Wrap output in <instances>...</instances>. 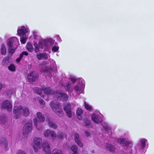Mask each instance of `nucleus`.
<instances>
[{"label": "nucleus", "mask_w": 154, "mask_h": 154, "mask_svg": "<svg viewBox=\"0 0 154 154\" xmlns=\"http://www.w3.org/2000/svg\"><path fill=\"white\" fill-rule=\"evenodd\" d=\"M85 134L86 136L87 137L90 134V133L88 131H86L85 132Z\"/></svg>", "instance_id": "49"}, {"label": "nucleus", "mask_w": 154, "mask_h": 154, "mask_svg": "<svg viewBox=\"0 0 154 154\" xmlns=\"http://www.w3.org/2000/svg\"><path fill=\"white\" fill-rule=\"evenodd\" d=\"M34 90L37 94L43 97L45 100L48 101L49 98L51 97L52 90L49 88H46L43 91L42 89L38 88H35Z\"/></svg>", "instance_id": "5"}, {"label": "nucleus", "mask_w": 154, "mask_h": 154, "mask_svg": "<svg viewBox=\"0 0 154 154\" xmlns=\"http://www.w3.org/2000/svg\"><path fill=\"white\" fill-rule=\"evenodd\" d=\"M49 126L54 129H56L57 127V125L52 121H49Z\"/></svg>", "instance_id": "31"}, {"label": "nucleus", "mask_w": 154, "mask_h": 154, "mask_svg": "<svg viewBox=\"0 0 154 154\" xmlns=\"http://www.w3.org/2000/svg\"><path fill=\"white\" fill-rule=\"evenodd\" d=\"M73 153L72 154H77V152H73Z\"/></svg>", "instance_id": "51"}, {"label": "nucleus", "mask_w": 154, "mask_h": 154, "mask_svg": "<svg viewBox=\"0 0 154 154\" xmlns=\"http://www.w3.org/2000/svg\"><path fill=\"white\" fill-rule=\"evenodd\" d=\"M64 136L65 134L62 133H59L57 135L58 138L60 139H62Z\"/></svg>", "instance_id": "41"}, {"label": "nucleus", "mask_w": 154, "mask_h": 154, "mask_svg": "<svg viewBox=\"0 0 154 154\" xmlns=\"http://www.w3.org/2000/svg\"><path fill=\"white\" fill-rule=\"evenodd\" d=\"M56 36L58 40L59 41H61V39L60 37L59 36V35H57Z\"/></svg>", "instance_id": "50"}, {"label": "nucleus", "mask_w": 154, "mask_h": 154, "mask_svg": "<svg viewBox=\"0 0 154 154\" xmlns=\"http://www.w3.org/2000/svg\"><path fill=\"white\" fill-rule=\"evenodd\" d=\"M1 52L2 54L5 55L6 53V49L5 46L4 45H2L1 49Z\"/></svg>", "instance_id": "30"}, {"label": "nucleus", "mask_w": 154, "mask_h": 154, "mask_svg": "<svg viewBox=\"0 0 154 154\" xmlns=\"http://www.w3.org/2000/svg\"><path fill=\"white\" fill-rule=\"evenodd\" d=\"M102 126L104 129L107 131L110 130V127L106 122H103L102 124Z\"/></svg>", "instance_id": "29"}, {"label": "nucleus", "mask_w": 154, "mask_h": 154, "mask_svg": "<svg viewBox=\"0 0 154 154\" xmlns=\"http://www.w3.org/2000/svg\"><path fill=\"white\" fill-rule=\"evenodd\" d=\"M29 32V28L27 26H22L19 27L17 30V34L20 36V41L22 44H24L27 40Z\"/></svg>", "instance_id": "2"}, {"label": "nucleus", "mask_w": 154, "mask_h": 154, "mask_svg": "<svg viewBox=\"0 0 154 154\" xmlns=\"http://www.w3.org/2000/svg\"><path fill=\"white\" fill-rule=\"evenodd\" d=\"M26 48L27 50L30 52H32L33 51V47L30 42H28L26 45Z\"/></svg>", "instance_id": "27"}, {"label": "nucleus", "mask_w": 154, "mask_h": 154, "mask_svg": "<svg viewBox=\"0 0 154 154\" xmlns=\"http://www.w3.org/2000/svg\"><path fill=\"white\" fill-rule=\"evenodd\" d=\"M70 80L72 82L74 83L76 82V79L75 77H72L70 78Z\"/></svg>", "instance_id": "48"}, {"label": "nucleus", "mask_w": 154, "mask_h": 154, "mask_svg": "<svg viewBox=\"0 0 154 154\" xmlns=\"http://www.w3.org/2000/svg\"><path fill=\"white\" fill-rule=\"evenodd\" d=\"M38 75L34 72H31L28 75V79L31 83L34 81L38 77Z\"/></svg>", "instance_id": "17"}, {"label": "nucleus", "mask_w": 154, "mask_h": 154, "mask_svg": "<svg viewBox=\"0 0 154 154\" xmlns=\"http://www.w3.org/2000/svg\"><path fill=\"white\" fill-rule=\"evenodd\" d=\"M43 149L46 154H51L50 147L48 143L44 142L43 144Z\"/></svg>", "instance_id": "19"}, {"label": "nucleus", "mask_w": 154, "mask_h": 154, "mask_svg": "<svg viewBox=\"0 0 154 154\" xmlns=\"http://www.w3.org/2000/svg\"><path fill=\"white\" fill-rule=\"evenodd\" d=\"M37 116L40 121L42 122L44 121L45 119L42 114L40 112H38L37 113Z\"/></svg>", "instance_id": "28"}, {"label": "nucleus", "mask_w": 154, "mask_h": 154, "mask_svg": "<svg viewBox=\"0 0 154 154\" xmlns=\"http://www.w3.org/2000/svg\"><path fill=\"white\" fill-rule=\"evenodd\" d=\"M83 113L82 110L80 108L78 109L76 111L77 116L79 120H81L82 118V115Z\"/></svg>", "instance_id": "25"}, {"label": "nucleus", "mask_w": 154, "mask_h": 154, "mask_svg": "<svg viewBox=\"0 0 154 154\" xmlns=\"http://www.w3.org/2000/svg\"><path fill=\"white\" fill-rule=\"evenodd\" d=\"M91 118L92 121L95 123H99L101 122L102 118L99 115L94 114L92 115Z\"/></svg>", "instance_id": "18"}, {"label": "nucleus", "mask_w": 154, "mask_h": 154, "mask_svg": "<svg viewBox=\"0 0 154 154\" xmlns=\"http://www.w3.org/2000/svg\"><path fill=\"white\" fill-rule=\"evenodd\" d=\"M1 145L2 147H4L6 149H7V146H8V142L6 140H4L2 143H1Z\"/></svg>", "instance_id": "32"}, {"label": "nucleus", "mask_w": 154, "mask_h": 154, "mask_svg": "<svg viewBox=\"0 0 154 154\" xmlns=\"http://www.w3.org/2000/svg\"><path fill=\"white\" fill-rule=\"evenodd\" d=\"M73 106V104H67L65 105L64 107V110L66 112L67 116L69 118L71 117L73 113L71 110V109L73 108L72 107Z\"/></svg>", "instance_id": "12"}, {"label": "nucleus", "mask_w": 154, "mask_h": 154, "mask_svg": "<svg viewBox=\"0 0 154 154\" xmlns=\"http://www.w3.org/2000/svg\"><path fill=\"white\" fill-rule=\"evenodd\" d=\"M42 72H45V75H48L50 78L51 77L52 73V70L48 67H46L45 69L42 70Z\"/></svg>", "instance_id": "21"}, {"label": "nucleus", "mask_w": 154, "mask_h": 154, "mask_svg": "<svg viewBox=\"0 0 154 154\" xmlns=\"http://www.w3.org/2000/svg\"><path fill=\"white\" fill-rule=\"evenodd\" d=\"M76 81L78 83V85L80 86L82 88L85 87L84 81L82 79H78Z\"/></svg>", "instance_id": "26"}, {"label": "nucleus", "mask_w": 154, "mask_h": 154, "mask_svg": "<svg viewBox=\"0 0 154 154\" xmlns=\"http://www.w3.org/2000/svg\"><path fill=\"white\" fill-rule=\"evenodd\" d=\"M21 56L23 57V55L27 56L28 55V53L26 51H23L20 54Z\"/></svg>", "instance_id": "44"}, {"label": "nucleus", "mask_w": 154, "mask_h": 154, "mask_svg": "<svg viewBox=\"0 0 154 154\" xmlns=\"http://www.w3.org/2000/svg\"><path fill=\"white\" fill-rule=\"evenodd\" d=\"M51 66L54 67L55 66V62L53 60H51Z\"/></svg>", "instance_id": "45"}, {"label": "nucleus", "mask_w": 154, "mask_h": 154, "mask_svg": "<svg viewBox=\"0 0 154 154\" xmlns=\"http://www.w3.org/2000/svg\"><path fill=\"white\" fill-rule=\"evenodd\" d=\"M59 49V47L55 46H54L52 48V51L54 52H57Z\"/></svg>", "instance_id": "42"}, {"label": "nucleus", "mask_w": 154, "mask_h": 154, "mask_svg": "<svg viewBox=\"0 0 154 154\" xmlns=\"http://www.w3.org/2000/svg\"><path fill=\"white\" fill-rule=\"evenodd\" d=\"M34 123L35 125V126L36 127V128L38 129V130H40L41 129L39 128L38 127L37 125V123L38 122V120L37 118H35L33 120Z\"/></svg>", "instance_id": "39"}, {"label": "nucleus", "mask_w": 154, "mask_h": 154, "mask_svg": "<svg viewBox=\"0 0 154 154\" xmlns=\"http://www.w3.org/2000/svg\"><path fill=\"white\" fill-rule=\"evenodd\" d=\"M90 121L87 119H84V123L85 125L88 126L90 125Z\"/></svg>", "instance_id": "37"}, {"label": "nucleus", "mask_w": 154, "mask_h": 154, "mask_svg": "<svg viewBox=\"0 0 154 154\" xmlns=\"http://www.w3.org/2000/svg\"><path fill=\"white\" fill-rule=\"evenodd\" d=\"M44 136L46 138L51 137L52 139H54L56 137V134L55 132L51 131L49 130H46L44 131Z\"/></svg>", "instance_id": "15"}, {"label": "nucleus", "mask_w": 154, "mask_h": 154, "mask_svg": "<svg viewBox=\"0 0 154 154\" xmlns=\"http://www.w3.org/2000/svg\"><path fill=\"white\" fill-rule=\"evenodd\" d=\"M32 130V121H30L27 123L24 126L23 129V133L24 134L29 133Z\"/></svg>", "instance_id": "14"}, {"label": "nucleus", "mask_w": 154, "mask_h": 154, "mask_svg": "<svg viewBox=\"0 0 154 154\" xmlns=\"http://www.w3.org/2000/svg\"><path fill=\"white\" fill-rule=\"evenodd\" d=\"M34 144L33 148L35 152H37L38 151V149H41L42 147V140L40 138L36 137L34 139Z\"/></svg>", "instance_id": "11"}, {"label": "nucleus", "mask_w": 154, "mask_h": 154, "mask_svg": "<svg viewBox=\"0 0 154 154\" xmlns=\"http://www.w3.org/2000/svg\"><path fill=\"white\" fill-rule=\"evenodd\" d=\"M106 147L110 152L114 153L116 152V148L115 146L111 144L107 143L105 145Z\"/></svg>", "instance_id": "22"}, {"label": "nucleus", "mask_w": 154, "mask_h": 154, "mask_svg": "<svg viewBox=\"0 0 154 154\" xmlns=\"http://www.w3.org/2000/svg\"><path fill=\"white\" fill-rule=\"evenodd\" d=\"M39 101L41 106L42 107H45V101L41 99H40L39 100Z\"/></svg>", "instance_id": "38"}, {"label": "nucleus", "mask_w": 154, "mask_h": 154, "mask_svg": "<svg viewBox=\"0 0 154 154\" xmlns=\"http://www.w3.org/2000/svg\"><path fill=\"white\" fill-rule=\"evenodd\" d=\"M2 107L6 109L8 111H11L12 110V103L8 100H5L2 103Z\"/></svg>", "instance_id": "13"}, {"label": "nucleus", "mask_w": 154, "mask_h": 154, "mask_svg": "<svg viewBox=\"0 0 154 154\" xmlns=\"http://www.w3.org/2000/svg\"><path fill=\"white\" fill-rule=\"evenodd\" d=\"M71 150L73 152H77V147L76 145H73L71 147Z\"/></svg>", "instance_id": "40"}, {"label": "nucleus", "mask_w": 154, "mask_h": 154, "mask_svg": "<svg viewBox=\"0 0 154 154\" xmlns=\"http://www.w3.org/2000/svg\"><path fill=\"white\" fill-rule=\"evenodd\" d=\"M118 142L121 144L125 145L127 150L130 151L131 150L133 146V143L131 141L124 138H120L118 140Z\"/></svg>", "instance_id": "8"}, {"label": "nucleus", "mask_w": 154, "mask_h": 154, "mask_svg": "<svg viewBox=\"0 0 154 154\" xmlns=\"http://www.w3.org/2000/svg\"><path fill=\"white\" fill-rule=\"evenodd\" d=\"M56 97L57 98L62 101L66 100L68 98L67 95L64 93H61L57 91H52L51 96Z\"/></svg>", "instance_id": "7"}, {"label": "nucleus", "mask_w": 154, "mask_h": 154, "mask_svg": "<svg viewBox=\"0 0 154 154\" xmlns=\"http://www.w3.org/2000/svg\"><path fill=\"white\" fill-rule=\"evenodd\" d=\"M8 93L9 94H15V92L14 91H12L11 90H9L8 92Z\"/></svg>", "instance_id": "46"}, {"label": "nucleus", "mask_w": 154, "mask_h": 154, "mask_svg": "<svg viewBox=\"0 0 154 154\" xmlns=\"http://www.w3.org/2000/svg\"><path fill=\"white\" fill-rule=\"evenodd\" d=\"M94 150H93V151H92V153H94Z\"/></svg>", "instance_id": "53"}, {"label": "nucleus", "mask_w": 154, "mask_h": 154, "mask_svg": "<svg viewBox=\"0 0 154 154\" xmlns=\"http://www.w3.org/2000/svg\"><path fill=\"white\" fill-rule=\"evenodd\" d=\"M16 154H26V153L24 151L20 150L17 151Z\"/></svg>", "instance_id": "43"}, {"label": "nucleus", "mask_w": 154, "mask_h": 154, "mask_svg": "<svg viewBox=\"0 0 154 154\" xmlns=\"http://www.w3.org/2000/svg\"><path fill=\"white\" fill-rule=\"evenodd\" d=\"M50 106L53 112L59 117L63 115V112L61 109V107L59 103L55 101L51 102Z\"/></svg>", "instance_id": "6"}, {"label": "nucleus", "mask_w": 154, "mask_h": 154, "mask_svg": "<svg viewBox=\"0 0 154 154\" xmlns=\"http://www.w3.org/2000/svg\"><path fill=\"white\" fill-rule=\"evenodd\" d=\"M9 58L8 57H5L2 62V64L5 66H7L8 63Z\"/></svg>", "instance_id": "35"}, {"label": "nucleus", "mask_w": 154, "mask_h": 154, "mask_svg": "<svg viewBox=\"0 0 154 154\" xmlns=\"http://www.w3.org/2000/svg\"><path fill=\"white\" fill-rule=\"evenodd\" d=\"M19 44V39L16 37H11L8 39V52L11 55L14 53Z\"/></svg>", "instance_id": "4"}, {"label": "nucleus", "mask_w": 154, "mask_h": 154, "mask_svg": "<svg viewBox=\"0 0 154 154\" xmlns=\"http://www.w3.org/2000/svg\"><path fill=\"white\" fill-rule=\"evenodd\" d=\"M52 154H63V152L60 149H55L52 152Z\"/></svg>", "instance_id": "33"}, {"label": "nucleus", "mask_w": 154, "mask_h": 154, "mask_svg": "<svg viewBox=\"0 0 154 154\" xmlns=\"http://www.w3.org/2000/svg\"><path fill=\"white\" fill-rule=\"evenodd\" d=\"M79 135L77 133L75 134H74V139L75 142L77 143L78 145L82 147L83 146L82 143L80 141V139H79Z\"/></svg>", "instance_id": "23"}, {"label": "nucleus", "mask_w": 154, "mask_h": 154, "mask_svg": "<svg viewBox=\"0 0 154 154\" xmlns=\"http://www.w3.org/2000/svg\"><path fill=\"white\" fill-rule=\"evenodd\" d=\"M54 40L51 38H48L45 39L44 38L41 39L38 42V44H34L35 47V51L36 52H38L39 49L49 48L54 44Z\"/></svg>", "instance_id": "1"}, {"label": "nucleus", "mask_w": 154, "mask_h": 154, "mask_svg": "<svg viewBox=\"0 0 154 154\" xmlns=\"http://www.w3.org/2000/svg\"><path fill=\"white\" fill-rule=\"evenodd\" d=\"M70 80V79L68 78H66L65 81H67L66 83L63 85L65 89L67 91H68L69 88L71 87V83L69 82Z\"/></svg>", "instance_id": "24"}, {"label": "nucleus", "mask_w": 154, "mask_h": 154, "mask_svg": "<svg viewBox=\"0 0 154 154\" xmlns=\"http://www.w3.org/2000/svg\"><path fill=\"white\" fill-rule=\"evenodd\" d=\"M85 106L86 109L88 110H91L92 109L91 106L85 102Z\"/></svg>", "instance_id": "36"}, {"label": "nucleus", "mask_w": 154, "mask_h": 154, "mask_svg": "<svg viewBox=\"0 0 154 154\" xmlns=\"http://www.w3.org/2000/svg\"><path fill=\"white\" fill-rule=\"evenodd\" d=\"M147 142V140L145 138L140 139L136 146L135 148L136 151L141 152L146 146Z\"/></svg>", "instance_id": "10"}, {"label": "nucleus", "mask_w": 154, "mask_h": 154, "mask_svg": "<svg viewBox=\"0 0 154 154\" xmlns=\"http://www.w3.org/2000/svg\"><path fill=\"white\" fill-rule=\"evenodd\" d=\"M84 88H82L77 85L73 87V90L70 93V95L72 97H76L81 93H83V90Z\"/></svg>", "instance_id": "9"}, {"label": "nucleus", "mask_w": 154, "mask_h": 154, "mask_svg": "<svg viewBox=\"0 0 154 154\" xmlns=\"http://www.w3.org/2000/svg\"><path fill=\"white\" fill-rule=\"evenodd\" d=\"M8 69L11 71H14L15 70V66L14 64H11L8 67Z\"/></svg>", "instance_id": "34"}, {"label": "nucleus", "mask_w": 154, "mask_h": 154, "mask_svg": "<svg viewBox=\"0 0 154 154\" xmlns=\"http://www.w3.org/2000/svg\"><path fill=\"white\" fill-rule=\"evenodd\" d=\"M22 58H23V57L22 56H21L20 55V57L19 58H17L16 60L17 62V63H19L20 61L21 60V59Z\"/></svg>", "instance_id": "47"}, {"label": "nucleus", "mask_w": 154, "mask_h": 154, "mask_svg": "<svg viewBox=\"0 0 154 154\" xmlns=\"http://www.w3.org/2000/svg\"><path fill=\"white\" fill-rule=\"evenodd\" d=\"M2 118H0V122H2Z\"/></svg>", "instance_id": "52"}, {"label": "nucleus", "mask_w": 154, "mask_h": 154, "mask_svg": "<svg viewBox=\"0 0 154 154\" xmlns=\"http://www.w3.org/2000/svg\"><path fill=\"white\" fill-rule=\"evenodd\" d=\"M37 58L39 60L42 59L47 60L50 55L45 53H38L36 54Z\"/></svg>", "instance_id": "16"}, {"label": "nucleus", "mask_w": 154, "mask_h": 154, "mask_svg": "<svg viewBox=\"0 0 154 154\" xmlns=\"http://www.w3.org/2000/svg\"><path fill=\"white\" fill-rule=\"evenodd\" d=\"M13 113L14 115L15 119H17L21 115L27 116L29 115L30 112L27 108L23 107L20 105L18 106H15L14 107Z\"/></svg>", "instance_id": "3"}, {"label": "nucleus", "mask_w": 154, "mask_h": 154, "mask_svg": "<svg viewBox=\"0 0 154 154\" xmlns=\"http://www.w3.org/2000/svg\"><path fill=\"white\" fill-rule=\"evenodd\" d=\"M32 35L34 37L33 42L34 44L37 43V42L40 41L43 38L41 36L38 35L37 32L36 31L34 30L32 32Z\"/></svg>", "instance_id": "20"}]
</instances>
